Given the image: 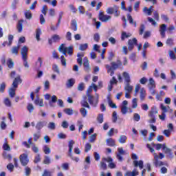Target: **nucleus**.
<instances>
[{
	"instance_id": "nucleus-58",
	"label": "nucleus",
	"mask_w": 176,
	"mask_h": 176,
	"mask_svg": "<svg viewBox=\"0 0 176 176\" xmlns=\"http://www.w3.org/2000/svg\"><path fill=\"white\" fill-rule=\"evenodd\" d=\"M4 104L6 107H12V102H10V100H9V98H6L5 100H4Z\"/></svg>"
},
{
	"instance_id": "nucleus-62",
	"label": "nucleus",
	"mask_w": 176,
	"mask_h": 176,
	"mask_svg": "<svg viewBox=\"0 0 176 176\" xmlns=\"http://www.w3.org/2000/svg\"><path fill=\"white\" fill-rule=\"evenodd\" d=\"M64 112L66 113L67 115L71 116L74 114V111L71 109H65Z\"/></svg>"
},
{
	"instance_id": "nucleus-42",
	"label": "nucleus",
	"mask_w": 176,
	"mask_h": 176,
	"mask_svg": "<svg viewBox=\"0 0 176 176\" xmlns=\"http://www.w3.org/2000/svg\"><path fill=\"white\" fill-rule=\"evenodd\" d=\"M25 17L28 19V20H31L32 19V13L30 10H27L25 12Z\"/></svg>"
},
{
	"instance_id": "nucleus-55",
	"label": "nucleus",
	"mask_w": 176,
	"mask_h": 176,
	"mask_svg": "<svg viewBox=\"0 0 176 176\" xmlns=\"http://www.w3.org/2000/svg\"><path fill=\"white\" fill-rule=\"evenodd\" d=\"M25 175L26 176H30L31 175V168H30L29 166H26L25 168Z\"/></svg>"
},
{
	"instance_id": "nucleus-46",
	"label": "nucleus",
	"mask_w": 176,
	"mask_h": 176,
	"mask_svg": "<svg viewBox=\"0 0 176 176\" xmlns=\"http://www.w3.org/2000/svg\"><path fill=\"white\" fill-rule=\"evenodd\" d=\"M80 113H81L83 118H86V116H87V110H86V109H85L84 107H82L80 109Z\"/></svg>"
},
{
	"instance_id": "nucleus-27",
	"label": "nucleus",
	"mask_w": 176,
	"mask_h": 176,
	"mask_svg": "<svg viewBox=\"0 0 176 176\" xmlns=\"http://www.w3.org/2000/svg\"><path fill=\"white\" fill-rule=\"evenodd\" d=\"M153 9V6H151L149 7V8H148L147 7H144L143 8V12L144 13H146V14H148V16H151L152 14V10Z\"/></svg>"
},
{
	"instance_id": "nucleus-4",
	"label": "nucleus",
	"mask_w": 176,
	"mask_h": 176,
	"mask_svg": "<svg viewBox=\"0 0 176 176\" xmlns=\"http://www.w3.org/2000/svg\"><path fill=\"white\" fill-rule=\"evenodd\" d=\"M107 14H113L115 17H119L120 16V12L119 11V7L118 6H113V7H109L106 10Z\"/></svg>"
},
{
	"instance_id": "nucleus-44",
	"label": "nucleus",
	"mask_w": 176,
	"mask_h": 176,
	"mask_svg": "<svg viewBox=\"0 0 176 176\" xmlns=\"http://www.w3.org/2000/svg\"><path fill=\"white\" fill-rule=\"evenodd\" d=\"M85 87V82H80L77 87V90H78V91H83Z\"/></svg>"
},
{
	"instance_id": "nucleus-51",
	"label": "nucleus",
	"mask_w": 176,
	"mask_h": 176,
	"mask_svg": "<svg viewBox=\"0 0 176 176\" xmlns=\"http://www.w3.org/2000/svg\"><path fill=\"white\" fill-rule=\"evenodd\" d=\"M7 168L10 173H13V170H14V165H13L12 163H10L7 165Z\"/></svg>"
},
{
	"instance_id": "nucleus-52",
	"label": "nucleus",
	"mask_w": 176,
	"mask_h": 176,
	"mask_svg": "<svg viewBox=\"0 0 176 176\" xmlns=\"http://www.w3.org/2000/svg\"><path fill=\"white\" fill-rule=\"evenodd\" d=\"M52 71L58 74V75H60V69H58V66L57 65H54L52 66Z\"/></svg>"
},
{
	"instance_id": "nucleus-28",
	"label": "nucleus",
	"mask_w": 176,
	"mask_h": 176,
	"mask_svg": "<svg viewBox=\"0 0 176 176\" xmlns=\"http://www.w3.org/2000/svg\"><path fill=\"white\" fill-rule=\"evenodd\" d=\"M131 36V33H127L126 32H122L121 34V41H124Z\"/></svg>"
},
{
	"instance_id": "nucleus-17",
	"label": "nucleus",
	"mask_w": 176,
	"mask_h": 176,
	"mask_svg": "<svg viewBox=\"0 0 176 176\" xmlns=\"http://www.w3.org/2000/svg\"><path fill=\"white\" fill-rule=\"evenodd\" d=\"M21 82H23L21 78L20 77V76H18L14 79V81L12 82V87H14V89H17L19 87V83H21Z\"/></svg>"
},
{
	"instance_id": "nucleus-22",
	"label": "nucleus",
	"mask_w": 176,
	"mask_h": 176,
	"mask_svg": "<svg viewBox=\"0 0 176 176\" xmlns=\"http://www.w3.org/2000/svg\"><path fill=\"white\" fill-rule=\"evenodd\" d=\"M83 65L85 67V71L89 72V71H90V63H89V59L87 57L84 58Z\"/></svg>"
},
{
	"instance_id": "nucleus-39",
	"label": "nucleus",
	"mask_w": 176,
	"mask_h": 176,
	"mask_svg": "<svg viewBox=\"0 0 176 176\" xmlns=\"http://www.w3.org/2000/svg\"><path fill=\"white\" fill-rule=\"evenodd\" d=\"M124 90H126L127 93H131V91H133V86L130 85V83L126 84Z\"/></svg>"
},
{
	"instance_id": "nucleus-63",
	"label": "nucleus",
	"mask_w": 176,
	"mask_h": 176,
	"mask_svg": "<svg viewBox=\"0 0 176 176\" xmlns=\"http://www.w3.org/2000/svg\"><path fill=\"white\" fill-rule=\"evenodd\" d=\"M166 45H168V46H173V45H174V41L173 40V38H168L166 40Z\"/></svg>"
},
{
	"instance_id": "nucleus-10",
	"label": "nucleus",
	"mask_w": 176,
	"mask_h": 176,
	"mask_svg": "<svg viewBox=\"0 0 176 176\" xmlns=\"http://www.w3.org/2000/svg\"><path fill=\"white\" fill-rule=\"evenodd\" d=\"M64 44H61L59 47V52H64V50H67V54L69 56H72L74 54V47L70 45L69 47H66L64 46Z\"/></svg>"
},
{
	"instance_id": "nucleus-35",
	"label": "nucleus",
	"mask_w": 176,
	"mask_h": 176,
	"mask_svg": "<svg viewBox=\"0 0 176 176\" xmlns=\"http://www.w3.org/2000/svg\"><path fill=\"white\" fill-rule=\"evenodd\" d=\"M57 102V96L56 95H54L52 96V100L49 102V105L51 107H54L53 104H56Z\"/></svg>"
},
{
	"instance_id": "nucleus-56",
	"label": "nucleus",
	"mask_w": 176,
	"mask_h": 176,
	"mask_svg": "<svg viewBox=\"0 0 176 176\" xmlns=\"http://www.w3.org/2000/svg\"><path fill=\"white\" fill-rule=\"evenodd\" d=\"M51 161H50V157H49V156L45 155L44 157V160H43V164H50Z\"/></svg>"
},
{
	"instance_id": "nucleus-1",
	"label": "nucleus",
	"mask_w": 176,
	"mask_h": 176,
	"mask_svg": "<svg viewBox=\"0 0 176 176\" xmlns=\"http://www.w3.org/2000/svg\"><path fill=\"white\" fill-rule=\"evenodd\" d=\"M111 65H106L105 68L107 69V74H110V76H113L115 71H116L118 68H120V67L122 65V61L118 59L116 62H111Z\"/></svg>"
},
{
	"instance_id": "nucleus-43",
	"label": "nucleus",
	"mask_w": 176,
	"mask_h": 176,
	"mask_svg": "<svg viewBox=\"0 0 176 176\" xmlns=\"http://www.w3.org/2000/svg\"><path fill=\"white\" fill-rule=\"evenodd\" d=\"M5 141H6V142L3 145V151H10V146H9L8 144V142H7L8 140L5 139Z\"/></svg>"
},
{
	"instance_id": "nucleus-23",
	"label": "nucleus",
	"mask_w": 176,
	"mask_h": 176,
	"mask_svg": "<svg viewBox=\"0 0 176 176\" xmlns=\"http://www.w3.org/2000/svg\"><path fill=\"white\" fill-rule=\"evenodd\" d=\"M122 76L125 80L126 84L130 83L131 82V79L130 78V74L126 72H124L122 73Z\"/></svg>"
},
{
	"instance_id": "nucleus-24",
	"label": "nucleus",
	"mask_w": 176,
	"mask_h": 176,
	"mask_svg": "<svg viewBox=\"0 0 176 176\" xmlns=\"http://www.w3.org/2000/svg\"><path fill=\"white\" fill-rule=\"evenodd\" d=\"M133 164L135 166V167H138L140 170H142V168H144V162L142 160H140L138 161H134L133 162Z\"/></svg>"
},
{
	"instance_id": "nucleus-34",
	"label": "nucleus",
	"mask_w": 176,
	"mask_h": 176,
	"mask_svg": "<svg viewBox=\"0 0 176 176\" xmlns=\"http://www.w3.org/2000/svg\"><path fill=\"white\" fill-rule=\"evenodd\" d=\"M41 35H42V30L41 28H37L36 30V41H41Z\"/></svg>"
},
{
	"instance_id": "nucleus-38",
	"label": "nucleus",
	"mask_w": 176,
	"mask_h": 176,
	"mask_svg": "<svg viewBox=\"0 0 176 176\" xmlns=\"http://www.w3.org/2000/svg\"><path fill=\"white\" fill-rule=\"evenodd\" d=\"M97 121L98 122H99L100 124L104 122V114L102 113H100L98 115V117H97Z\"/></svg>"
},
{
	"instance_id": "nucleus-8",
	"label": "nucleus",
	"mask_w": 176,
	"mask_h": 176,
	"mask_svg": "<svg viewBox=\"0 0 176 176\" xmlns=\"http://www.w3.org/2000/svg\"><path fill=\"white\" fill-rule=\"evenodd\" d=\"M75 144V142L74 140H70L69 142V156L72 159V160H74V162H79V157H73L72 156V149L74 148V144Z\"/></svg>"
},
{
	"instance_id": "nucleus-36",
	"label": "nucleus",
	"mask_w": 176,
	"mask_h": 176,
	"mask_svg": "<svg viewBox=\"0 0 176 176\" xmlns=\"http://www.w3.org/2000/svg\"><path fill=\"white\" fill-rule=\"evenodd\" d=\"M19 49H20V45L12 47V48L11 50L12 54H16V56H17V54H19Z\"/></svg>"
},
{
	"instance_id": "nucleus-11",
	"label": "nucleus",
	"mask_w": 176,
	"mask_h": 176,
	"mask_svg": "<svg viewBox=\"0 0 176 176\" xmlns=\"http://www.w3.org/2000/svg\"><path fill=\"white\" fill-rule=\"evenodd\" d=\"M106 162L107 163L110 162H113V160L111 157L102 158V161L100 162V168H102V170H107V167Z\"/></svg>"
},
{
	"instance_id": "nucleus-32",
	"label": "nucleus",
	"mask_w": 176,
	"mask_h": 176,
	"mask_svg": "<svg viewBox=\"0 0 176 176\" xmlns=\"http://www.w3.org/2000/svg\"><path fill=\"white\" fill-rule=\"evenodd\" d=\"M75 85V79L74 78H70L67 80L66 83V86L68 89L70 87H72Z\"/></svg>"
},
{
	"instance_id": "nucleus-50",
	"label": "nucleus",
	"mask_w": 176,
	"mask_h": 176,
	"mask_svg": "<svg viewBox=\"0 0 176 176\" xmlns=\"http://www.w3.org/2000/svg\"><path fill=\"white\" fill-rule=\"evenodd\" d=\"M108 102H109V107H111V108L113 109H116V104L113 103V102H112V100H111L110 98H108Z\"/></svg>"
},
{
	"instance_id": "nucleus-19",
	"label": "nucleus",
	"mask_w": 176,
	"mask_h": 176,
	"mask_svg": "<svg viewBox=\"0 0 176 176\" xmlns=\"http://www.w3.org/2000/svg\"><path fill=\"white\" fill-rule=\"evenodd\" d=\"M35 105H38V107H45L43 104V99L40 98L38 96H36V99L34 100Z\"/></svg>"
},
{
	"instance_id": "nucleus-37",
	"label": "nucleus",
	"mask_w": 176,
	"mask_h": 176,
	"mask_svg": "<svg viewBox=\"0 0 176 176\" xmlns=\"http://www.w3.org/2000/svg\"><path fill=\"white\" fill-rule=\"evenodd\" d=\"M127 140V137L124 135H122L120 136L119 142L120 144H126V141Z\"/></svg>"
},
{
	"instance_id": "nucleus-5",
	"label": "nucleus",
	"mask_w": 176,
	"mask_h": 176,
	"mask_svg": "<svg viewBox=\"0 0 176 176\" xmlns=\"http://www.w3.org/2000/svg\"><path fill=\"white\" fill-rule=\"evenodd\" d=\"M157 115V109L156 107H152L151 110L148 113L149 118L151 119L148 121V123H156V116Z\"/></svg>"
},
{
	"instance_id": "nucleus-33",
	"label": "nucleus",
	"mask_w": 176,
	"mask_h": 176,
	"mask_svg": "<svg viewBox=\"0 0 176 176\" xmlns=\"http://www.w3.org/2000/svg\"><path fill=\"white\" fill-rule=\"evenodd\" d=\"M127 20L132 25H134V27H137V22H134V19H133V16H131V14H127Z\"/></svg>"
},
{
	"instance_id": "nucleus-7",
	"label": "nucleus",
	"mask_w": 176,
	"mask_h": 176,
	"mask_svg": "<svg viewBox=\"0 0 176 176\" xmlns=\"http://www.w3.org/2000/svg\"><path fill=\"white\" fill-rule=\"evenodd\" d=\"M156 85L155 84V80L151 78H149V83H148V90L152 96H155L156 94Z\"/></svg>"
},
{
	"instance_id": "nucleus-20",
	"label": "nucleus",
	"mask_w": 176,
	"mask_h": 176,
	"mask_svg": "<svg viewBox=\"0 0 176 176\" xmlns=\"http://www.w3.org/2000/svg\"><path fill=\"white\" fill-rule=\"evenodd\" d=\"M45 124H46V122L45 121H39L36 124V129L38 130V131H41L43 127H45Z\"/></svg>"
},
{
	"instance_id": "nucleus-25",
	"label": "nucleus",
	"mask_w": 176,
	"mask_h": 176,
	"mask_svg": "<svg viewBox=\"0 0 176 176\" xmlns=\"http://www.w3.org/2000/svg\"><path fill=\"white\" fill-rule=\"evenodd\" d=\"M6 64H7V66L8 67V68H10V69L14 68V62L13 61V60L12 58H9L6 60Z\"/></svg>"
},
{
	"instance_id": "nucleus-15",
	"label": "nucleus",
	"mask_w": 176,
	"mask_h": 176,
	"mask_svg": "<svg viewBox=\"0 0 176 176\" xmlns=\"http://www.w3.org/2000/svg\"><path fill=\"white\" fill-rule=\"evenodd\" d=\"M118 153L116 155L117 159L119 160V162H123V157H122V155H124L126 152L124 150H123L122 147H119L118 148Z\"/></svg>"
},
{
	"instance_id": "nucleus-12",
	"label": "nucleus",
	"mask_w": 176,
	"mask_h": 176,
	"mask_svg": "<svg viewBox=\"0 0 176 176\" xmlns=\"http://www.w3.org/2000/svg\"><path fill=\"white\" fill-rule=\"evenodd\" d=\"M98 19L102 23H107V21L112 19V16H111V15H105L104 14V12L100 11L99 12Z\"/></svg>"
},
{
	"instance_id": "nucleus-45",
	"label": "nucleus",
	"mask_w": 176,
	"mask_h": 176,
	"mask_svg": "<svg viewBox=\"0 0 176 176\" xmlns=\"http://www.w3.org/2000/svg\"><path fill=\"white\" fill-rule=\"evenodd\" d=\"M52 39L53 41V42H54L55 43L58 42V41H60V39H61V38L60 37V36L58 34H54L52 36Z\"/></svg>"
},
{
	"instance_id": "nucleus-61",
	"label": "nucleus",
	"mask_w": 176,
	"mask_h": 176,
	"mask_svg": "<svg viewBox=\"0 0 176 176\" xmlns=\"http://www.w3.org/2000/svg\"><path fill=\"white\" fill-rule=\"evenodd\" d=\"M5 89H6V83L2 82L0 85L1 93H3L5 91Z\"/></svg>"
},
{
	"instance_id": "nucleus-57",
	"label": "nucleus",
	"mask_w": 176,
	"mask_h": 176,
	"mask_svg": "<svg viewBox=\"0 0 176 176\" xmlns=\"http://www.w3.org/2000/svg\"><path fill=\"white\" fill-rule=\"evenodd\" d=\"M141 119V116H140V114L135 113L133 115V120H135V122H140Z\"/></svg>"
},
{
	"instance_id": "nucleus-9",
	"label": "nucleus",
	"mask_w": 176,
	"mask_h": 176,
	"mask_svg": "<svg viewBox=\"0 0 176 176\" xmlns=\"http://www.w3.org/2000/svg\"><path fill=\"white\" fill-rule=\"evenodd\" d=\"M19 160L21 166L25 167L30 163V159H28V155L27 153H23L19 156Z\"/></svg>"
},
{
	"instance_id": "nucleus-47",
	"label": "nucleus",
	"mask_w": 176,
	"mask_h": 176,
	"mask_svg": "<svg viewBox=\"0 0 176 176\" xmlns=\"http://www.w3.org/2000/svg\"><path fill=\"white\" fill-rule=\"evenodd\" d=\"M9 95L11 97V98H13V97L16 96V89H14L13 87L10 88L9 91Z\"/></svg>"
},
{
	"instance_id": "nucleus-13",
	"label": "nucleus",
	"mask_w": 176,
	"mask_h": 176,
	"mask_svg": "<svg viewBox=\"0 0 176 176\" xmlns=\"http://www.w3.org/2000/svg\"><path fill=\"white\" fill-rule=\"evenodd\" d=\"M154 165L155 166V167H160L162 166H166V163L162 162V161H159V155H157V154H156L155 153H154Z\"/></svg>"
},
{
	"instance_id": "nucleus-2",
	"label": "nucleus",
	"mask_w": 176,
	"mask_h": 176,
	"mask_svg": "<svg viewBox=\"0 0 176 176\" xmlns=\"http://www.w3.org/2000/svg\"><path fill=\"white\" fill-rule=\"evenodd\" d=\"M153 146H155V149L157 151H160V149H162V151H164V153L168 155L169 157H173V151H171L170 148H167L166 144H162L158 143L157 144H155V143H153Z\"/></svg>"
},
{
	"instance_id": "nucleus-49",
	"label": "nucleus",
	"mask_w": 176,
	"mask_h": 176,
	"mask_svg": "<svg viewBox=\"0 0 176 176\" xmlns=\"http://www.w3.org/2000/svg\"><path fill=\"white\" fill-rule=\"evenodd\" d=\"M138 100L137 98H133L132 100V108L133 109H135V108L138 107V104L137 102Z\"/></svg>"
},
{
	"instance_id": "nucleus-26",
	"label": "nucleus",
	"mask_w": 176,
	"mask_h": 176,
	"mask_svg": "<svg viewBox=\"0 0 176 176\" xmlns=\"http://www.w3.org/2000/svg\"><path fill=\"white\" fill-rule=\"evenodd\" d=\"M23 23H24V20L23 19H21L18 21L16 25V30H18V32H21L23 31Z\"/></svg>"
},
{
	"instance_id": "nucleus-31",
	"label": "nucleus",
	"mask_w": 176,
	"mask_h": 176,
	"mask_svg": "<svg viewBox=\"0 0 176 176\" xmlns=\"http://www.w3.org/2000/svg\"><path fill=\"white\" fill-rule=\"evenodd\" d=\"M71 28L73 31H78V23L76 22V20H72Z\"/></svg>"
},
{
	"instance_id": "nucleus-54",
	"label": "nucleus",
	"mask_w": 176,
	"mask_h": 176,
	"mask_svg": "<svg viewBox=\"0 0 176 176\" xmlns=\"http://www.w3.org/2000/svg\"><path fill=\"white\" fill-rule=\"evenodd\" d=\"M127 111H129L127 106H122L121 107V112H122V115H126L127 113Z\"/></svg>"
},
{
	"instance_id": "nucleus-16",
	"label": "nucleus",
	"mask_w": 176,
	"mask_h": 176,
	"mask_svg": "<svg viewBox=\"0 0 176 176\" xmlns=\"http://www.w3.org/2000/svg\"><path fill=\"white\" fill-rule=\"evenodd\" d=\"M167 30V25L162 24L160 27V32L162 38H166V31Z\"/></svg>"
},
{
	"instance_id": "nucleus-59",
	"label": "nucleus",
	"mask_w": 176,
	"mask_h": 176,
	"mask_svg": "<svg viewBox=\"0 0 176 176\" xmlns=\"http://www.w3.org/2000/svg\"><path fill=\"white\" fill-rule=\"evenodd\" d=\"M90 149H91V144H90V143H87L85 147V152L87 153Z\"/></svg>"
},
{
	"instance_id": "nucleus-14",
	"label": "nucleus",
	"mask_w": 176,
	"mask_h": 176,
	"mask_svg": "<svg viewBox=\"0 0 176 176\" xmlns=\"http://www.w3.org/2000/svg\"><path fill=\"white\" fill-rule=\"evenodd\" d=\"M134 45L136 46L138 45V41H137V38H133L132 40L129 39L128 41V49L131 52L133 49H134Z\"/></svg>"
},
{
	"instance_id": "nucleus-18",
	"label": "nucleus",
	"mask_w": 176,
	"mask_h": 176,
	"mask_svg": "<svg viewBox=\"0 0 176 176\" xmlns=\"http://www.w3.org/2000/svg\"><path fill=\"white\" fill-rule=\"evenodd\" d=\"M81 106L83 107V108H87L88 109H91V107H90V105L89 104V102H87V96H84L83 100L80 102Z\"/></svg>"
},
{
	"instance_id": "nucleus-29",
	"label": "nucleus",
	"mask_w": 176,
	"mask_h": 176,
	"mask_svg": "<svg viewBox=\"0 0 176 176\" xmlns=\"http://www.w3.org/2000/svg\"><path fill=\"white\" fill-rule=\"evenodd\" d=\"M106 142L108 146H115L116 145L115 140L112 139V138H108Z\"/></svg>"
},
{
	"instance_id": "nucleus-3",
	"label": "nucleus",
	"mask_w": 176,
	"mask_h": 176,
	"mask_svg": "<svg viewBox=\"0 0 176 176\" xmlns=\"http://www.w3.org/2000/svg\"><path fill=\"white\" fill-rule=\"evenodd\" d=\"M21 54L22 60L23 61V65L25 68H29L28 65V47L27 46H23L21 50Z\"/></svg>"
},
{
	"instance_id": "nucleus-53",
	"label": "nucleus",
	"mask_w": 176,
	"mask_h": 176,
	"mask_svg": "<svg viewBox=\"0 0 176 176\" xmlns=\"http://www.w3.org/2000/svg\"><path fill=\"white\" fill-rule=\"evenodd\" d=\"M60 63L63 67H67V59L64 56H60Z\"/></svg>"
},
{
	"instance_id": "nucleus-64",
	"label": "nucleus",
	"mask_w": 176,
	"mask_h": 176,
	"mask_svg": "<svg viewBox=\"0 0 176 176\" xmlns=\"http://www.w3.org/2000/svg\"><path fill=\"white\" fill-rule=\"evenodd\" d=\"M39 162H41V155L38 154L34 157V163L36 164V163H39Z\"/></svg>"
},
{
	"instance_id": "nucleus-40",
	"label": "nucleus",
	"mask_w": 176,
	"mask_h": 176,
	"mask_svg": "<svg viewBox=\"0 0 176 176\" xmlns=\"http://www.w3.org/2000/svg\"><path fill=\"white\" fill-rule=\"evenodd\" d=\"M43 151L45 155H50V153L52 152V151L50 150V148L46 145H45L43 147Z\"/></svg>"
},
{
	"instance_id": "nucleus-41",
	"label": "nucleus",
	"mask_w": 176,
	"mask_h": 176,
	"mask_svg": "<svg viewBox=\"0 0 176 176\" xmlns=\"http://www.w3.org/2000/svg\"><path fill=\"white\" fill-rule=\"evenodd\" d=\"M89 47V44L87 43H84V44H80L79 47V50H81V52H85Z\"/></svg>"
},
{
	"instance_id": "nucleus-6",
	"label": "nucleus",
	"mask_w": 176,
	"mask_h": 176,
	"mask_svg": "<svg viewBox=\"0 0 176 176\" xmlns=\"http://www.w3.org/2000/svg\"><path fill=\"white\" fill-rule=\"evenodd\" d=\"M88 101L90 105H91V107H94V108H96V107L98 105V101H99L98 95H97L96 97H94L93 95L88 94Z\"/></svg>"
},
{
	"instance_id": "nucleus-48",
	"label": "nucleus",
	"mask_w": 176,
	"mask_h": 176,
	"mask_svg": "<svg viewBox=\"0 0 176 176\" xmlns=\"http://www.w3.org/2000/svg\"><path fill=\"white\" fill-rule=\"evenodd\" d=\"M118 121V113L116 111H113L112 114V122L113 123H116Z\"/></svg>"
},
{
	"instance_id": "nucleus-21",
	"label": "nucleus",
	"mask_w": 176,
	"mask_h": 176,
	"mask_svg": "<svg viewBox=\"0 0 176 176\" xmlns=\"http://www.w3.org/2000/svg\"><path fill=\"white\" fill-rule=\"evenodd\" d=\"M33 144L34 143H32V138H30L28 142L25 141L22 142V145H23V146H25L28 149H30V148H31V145H33Z\"/></svg>"
},
{
	"instance_id": "nucleus-30",
	"label": "nucleus",
	"mask_w": 176,
	"mask_h": 176,
	"mask_svg": "<svg viewBox=\"0 0 176 176\" xmlns=\"http://www.w3.org/2000/svg\"><path fill=\"white\" fill-rule=\"evenodd\" d=\"M145 97H146V91L145 88H141L140 89V100L144 101L145 100Z\"/></svg>"
},
{
	"instance_id": "nucleus-60",
	"label": "nucleus",
	"mask_w": 176,
	"mask_h": 176,
	"mask_svg": "<svg viewBox=\"0 0 176 176\" xmlns=\"http://www.w3.org/2000/svg\"><path fill=\"white\" fill-rule=\"evenodd\" d=\"M97 138V133H94L89 137V142H94Z\"/></svg>"
}]
</instances>
